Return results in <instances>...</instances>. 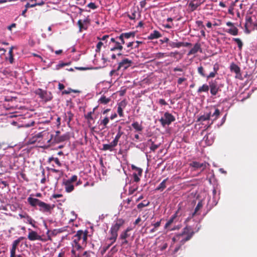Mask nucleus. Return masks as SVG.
Segmentation results:
<instances>
[{
	"mask_svg": "<svg viewBox=\"0 0 257 257\" xmlns=\"http://www.w3.org/2000/svg\"><path fill=\"white\" fill-rule=\"evenodd\" d=\"M220 110L218 108H216L213 113L212 115H211L212 117H214L213 121L215 120L218 118V116L220 115Z\"/></svg>",
	"mask_w": 257,
	"mask_h": 257,
	"instance_id": "obj_45",
	"label": "nucleus"
},
{
	"mask_svg": "<svg viewBox=\"0 0 257 257\" xmlns=\"http://www.w3.org/2000/svg\"><path fill=\"white\" fill-rule=\"evenodd\" d=\"M149 204H150L149 201L144 200L143 202L140 203L137 205V207L138 209H141L144 207L148 206Z\"/></svg>",
	"mask_w": 257,
	"mask_h": 257,
	"instance_id": "obj_44",
	"label": "nucleus"
},
{
	"mask_svg": "<svg viewBox=\"0 0 257 257\" xmlns=\"http://www.w3.org/2000/svg\"><path fill=\"white\" fill-rule=\"evenodd\" d=\"M197 70H198V73L202 77H206V76H207L205 73V72H204V68L202 66H199L198 69H197Z\"/></svg>",
	"mask_w": 257,
	"mask_h": 257,
	"instance_id": "obj_46",
	"label": "nucleus"
},
{
	"mask_svg": "<svg viewBox=\"0 0 257 257\" xmlns=\"http://www.w3.org/2000/svg\"><path fill=\"white\" fill-rule=\"evenodd\" d=\"M168 178L164 180L156 188V190L162 191L166 187V182Z\"/></svg>",
	"mask_w": 257,
	"mask_h": 257,
	"instance_id": "obj_36",
	"label": "nucleus"
},
{
	"mask_svg": "<svg viewBox=\"0 0 257 257\" xmlns=\"http://www.w3.org/2000/svg\"><path fill=\"white\" fill-rule=\"evenodd\" d=\"M161 37V34L157 30H155L150 34V35L148 36V39L150 40H153L154 39L159 38Z\"/></svg>",
	"mask_w": 257,
	"mask_h": 257,
	"instance_id": "obj_26",
	"label": "nucleus"
},
{
	"mask_svg": "<svg viewBox=\"0 0 257 257\" xmlns=\"http://www.w3.org/2000/svg\"><path fill=\"white\" fill-rule=\"evenodd\" d=\"M203 205L201 201L198 203L196 207L195 208L194 212L192 213V217L198 214V211L202 207Z\"/></svg>",
	"mask_w": 257,
	"mask_h": 257,
	"instance_id": "obj_40",
	"label": "nucleus"
},
{
	"mask_svg": "<svg viewBox=\"0 0 257 257\" xmlns=\"http://www.w3.org/2000/svg\"><path fill=\"white\" fill-rule=\"evenodd\" d=\"M198 51L202 53V50L201 47V45L199 43H196L193 48H192L188 52V55L190 56L192 54H195L197 53Z\"/></svg>",
	"mask_w": 257,
	"mask_h": 257,
	"instance_id": "obj_13",
	"label": "nucleus"
},
{
	"mask_svg": "<svg viewBox=\"0 0 257 257\" xmlns=\"http://www.w3.org/2000/svg\"><path fill=\"white\" fill-rule=\"evenodd\" d=\"M131 227H127L124 231H122L119 235V239H126L130 235L128 233L132 230Z\"/></svg>",
	"mask_w": 257,
	"mask_h": 257,
	"instance_id": "obj_27",
	"label": "nucleus"
},
{
	"mask_svg": "<svg viewBox=\"0 0 257 257\" xmlns=\"http://www.w3.org/2000/svg\"><path fill=\"white\" fill-rule=\"evenodd\" d=\"M128 18L131 20H135L136 17V11L134 10L131 14L128 15Z\"/></svg>",
	"mask_w": 257,
	"mask_h": 257,
	"instance_id": "obj_56",
	"label": "nucleus"
},
{
	"mask_svg": "<svg viewBox=\"0 0 257 257\" xmlns=\"http://www.w3.org/2000/svg\"><path fill=\"white\" fill-rule=\"evenodd\" d=\"M69 63L61 62L56 65V69L59 70L61 68H62L65 66L68 65Z\"/></svg>",
	"mask_w": 257,
	"mask_h": 257,
	"instance_id": "obj_54",
	"label": "nucleus"
},
{
	"mask_svg": "<svg viewBox=\"0 0 257 257\" xmlns=\"http://www.w3.org/2000/svg\"><path fill=\"white\" fill-rule=\"evenodd\" d=\"M200 5V3L194 4L193 2H190L189 4V7L191 8V11H194Z\"/></svg>",
	"mask_w": 257,
	"mask_h": 257,
	"instance_id": "obj_43",
	"label": "nucleus"
},
{
	"mask_svg": "<svg viewBox=\"0 0 257 257\" xmlns=\"http://www.w3.org/2000/svg\"><path fill=\"white\" fill-rule=\"evenodd\" d=\"M190 239V236H186L185 237L183 238L180 241V245H183L186 241Z\"/></svg>",
	"mask_w": 257,
	"mask_h": 257,
	"instance_id": "obj_52",
	"label": "nucleus"
},
{
	"mask_svg": "<svg viewBox=\"0 0 257 257\" xmlns=\"http://www.w3.org/2000/svg\"><path fill=\"white\" fill-rule=\"evenodd\" d=\"M103 45V43L101 42H99L97 45H96V52H99L100 51L101 48L102 46Z\"/></svg>",
	"mask_w": 257,
	"mask_h": 257,
	"instance_id": "obj_58",
	"label": "nucleus"
},
{
	"mask_svg": "<svg viewBox=\"0 0 257 257\" xmlns=\"http://www.w3.org/2000/svg\"><path fill=\"white\" fill-rule=\"evenodd\" d=\"M114 44V46L110 48L111 51H114L116 50H121L123 49V46L120 44V42L116 41Z\"/></svg>",
	"mask_w": 257,
	"mask_h": 257,
	"instance_id": "obj_34",
	"label": "nucleus"
},
{
	"mask_svg": "<svg viewBox=\"0 0 257 257\" xmlns=\"http://www.w3.org/2000/svg\"><path fill=\"white\" fill-rule=\"evenodd\" d=\"M175 120V117L168 112H166L164 114V117H162L159 121L162 126H165L166 125H169L172 122Z\"/></svg>",
	"mask_w": 257,
	"mask_h": 257,
	"instance_id": "obj_4",
	"label": "nucleus"
},
{
	"mask_svg": "<svg viewBox=\"0 0 257 257\" xmlns=\"http://www.w3.org/2000/svg\"><path fill=\"white\" fill-rule=\"evenodd\" d=\"M133 61L131 60H129L127 58L123 59L121 62L119 63L118 66L117 68V70L118 71L121 69H122L123 70H124L130 67Z\"/></svg>",
	"mask_w": 257,
	"mask_h": 257,
	"instance_id": "obj_6",
	"label": "nucleus"
},
{
	"mask_svg": "<svg viewBox=\"0 0 257 257\" xmlns=\"http://www.w3.org/2000/svg\"><path fill=\"white\" fill-rule=\"evenodd\" d=\"M218 69H219V66L216 63L213 66V70H214V71L210 72L209 73V74L208 75L206 76L207 79H209L210 78L214 77L215 76L216 74L217 73V71H218Z\"/></svg>",
	"mask_w": 257,
	"mask_h": 257,
	"instance_id": "obj_25",
	"label": "nucleus"
},
{
	"mask_svg": "<svg viewBox=\"0 0 257 257\" xmlns=\"http://www.w3.org/2000/svg\"><path fill=\"white\" fill-rule=\"evenodd\" d=\"M40 207L39 210L42 212H49L52 209L50 205L41 201L38 204Z\"/></svg>",
	"mask_w": 257,
	"mask_h": 257,
	"instance_id": "obj_12",
	"label": "nucleus"
},
{
	"mask_svg": "<svg viewBox=\"0 0 257 257\" xmlns=\"http://www.w3.org/2000/svg\"><path fill=\"white\" fill-rule=\"evenodd\" d=\"M120 38L122 39V38L125 40L126 39H128L129 38L132 37L134 38L135 36V32H129V33H122L120 35Z\"/></svg>",
	"mask_w": 257,
	"mask_h": 257,
	"instance_id": "obj_29",
	"label": "nucleus"
},
{
	"mask_svg": "<svg viewBox=\"0 0 257 257\" xmlns=\"http://www.w3.org/2000/svg\"><path fill=\"white\" fill-rule=\"evenodd\" d=\"M232 40L236 43L238 46V48L239 50H241L243 46V43L242 41L238 38H233Z\"/></svg>",
	"mask_w": 257,
	"mask_h": 257,
	"instance_id": "obj_41",
	"label": "nucleus"
},
{
	"mask_svg": "<svg viewBox=\"0 0 257 257\" xmlns=\"http://www.w3.org/2000/svg\"><path fill=\"white\" fill-rule=\"evenodd\" d=\"M124 223V219L122 218H117L115 221L114 223L112 225L110 228V230H112L116 233Z\"/></svg>",
	"mask_w": 257,
	"mask_h": 257,
	"instance_id": "obj_8",
	"label": "nucleus"
},
{
	"mask_svg": "<svg viewBox=\"0 0 257 257\" xmlns=\"http://www.w3.org/2000/svg\"><path fill=\"white\" fill-rule=\"evenodd\" d=\"M225 32L233 36H236L238 33V29L235 26L225 30Z\"/></svg>",
	"mask_w": 257,
	"mask_h": 257,
	"instance_id": "obj_28",
	"label": "nucleus"
},
{
	"mask_svg": "<svg viewBox=\"0 0 257 257\" xmlns=\"http://www.w3.org/2000/svg\"><path fill=\"white\" fill-rule=\"evenodd\" d=\"M87 7L92 9H96L97 8V6L94 3H90L88 4Z\"/></svg>",
	"mask_w": 257,
	"mask_h": 257,
	"instance_id": "obj_61",
	"label": "nucleus"
},
{
	"mask_svg": "<svg viewBox=\"0 0 257 257\" xmlns=\"http://www.w3.org/2000/svg\"><path fill=\"white\" fill-rule=\"evenodd\" d=\"M132 125L137 132H142L143 131V127L142 125L138 121L133 122Z\"/></svg>",
	"mask_w": 257,
	"mask_h": 257,
	"instance_id": "obj_35",
	"label": "nucleus"
},
{
	"mask_svg": "<svg viewBox=\"0 0 257 257\" xmlns=\"http://www.w3.org/2000/svg\"><path fill=\"white\" fill-rule=\"evenodd\" d=\"M89 22V20L88 19H85L83 21L81 20H78L77 22V25L79 27V32H81L83 30H86L87 29V26L85 25V23H88Z\"/></svg>",
	"mask_w": 257,
	"mask_h": 257,
	"instance_id": "obj_15",
	"label": "nucleus"
},
{
	"mask_svg": "<svg viewBox=\"0 0 257 257\" xmlns=\"http://www.w3.org/2000/svg\"><path fill=\"white\" fill-rule=\"evenodd\" d=\"M209 87L210 88V93L212 95H216L219 91V87L216 79L211 80L209 82Z\"/></svg>",
	"mask_w": 257,
	"mask_h": 257,
	"instance_id": "obj_7",
	"label": "nucleus"
},
{
	"mask_svg": "<svg viewBox=\"0 0 257 257\" xmlns=\"http://www.w3.org/2000/svg\"><path fill=\"white\" fill-rule=\"evenodd\" d=\"M71 257H79L80 252L78 251L77 250L74 249V248L72 247V249L71 251Z\"/></svg>",
	"mask_w": 257,
	"mask_h": 257,
	"instance_id": "obj_48",
	"label": "nucleus"
},
{
	"mask_svg": "<svg viewBox=\"0 0 257 257\" xmlns=\"http://www.w3.org/2000/svg\"><path fill=\"white\" fill-rule=\"evenodd\" d=\"M70 139V135L68 133L61 135L60 132L57 131L55 132V134H51L50 139L47 141L48 145L46 148L53 145L55 144H58L69 140Z\"/></svg>",
	"mask_w": 257,
	"mask_h": 257,
	"instance_id": "obj_1",
	"label": "nucleus"
},
{
	"mask_svg": "<svg viewBox=\"0 0 257 257\" xmlns=\"http://www.w3.org/2000/svg\"><path fill=\"white\" fill-rule=\"evenodd\" d=\"M44 4V3L43 2H42V3H39V4H37V3H34L33 4H30L29 3H27L26 5H25V8L27 9L28 10V9L29 8H33V7H35V6H37V5H43Z\"/></svg>",
	"mask_w": 257,
	"mask_h": 257,
	"instance_id": "obj_50",
	"label": "nucleus"
},
{
	"mask_svg": "<svg viewBox=\"0 0 257 257\" xmlns=\"http://www.w3.org/2000/svg\"><path fill=\"white\" fill-rule=\"evenodd\" d=\"M230 69L231 71L235 72L237 74L240 72V69L239 67L233 63L230 65Z\"/></svg>",
	"mask_w": 257,
	"mask_h": 257,
	"instance_id": "obj_33",
	"label": "nucleus"
},
{
	"mask_svg": "<svg viewBox=\"0 0 257 257\" xmlns=\"http://www.w3.org/2000/svg\"><path fill=\"white\" fill-rule=\"evenodd\" d=\"M71 257H79L80 252L78 251L77 250L74 249V248L72 247V249L71 251Z\"/></svg>",
	"mask_w": 257,
	"mask_h": 257,
	"instance_id": "obj_49",
	"label": "nucleus"
},
{
	"mask_svg": "<svg viewBox=\"0 0 257 257\" xmlns=\"http://www.w3.org/2000/svg\"><path fill=\"white\" fill-rule=\"evenodd\" d=\"M177 220H174L173 218H170L169 220L167 222L165 225V228H167L172 223L174 222H176Z\"/></svg>",
	"mask_w": 257,
	"mask_h": 257,
	"instance_id": "obj_53",
	"label": "nucleus"
},
{
	"mask_svg": "<svg viewBox=\"0 0 257 257\" xmlns=\"http://www.w3.org/2000/svg\"><path fill=\"white\" fill-rule=\"evenodd\" d=\"M65 120L67 121V123L69 124L70 122L72 120L73 117V114L71 112V111H68L67 114H65Z\"/></svg>",
	"mask_w": 257,
	"mask_h": 257,
	"instance_id": "obj_37",
	"label": "nucleus"
},
{
	"mask_svg": "<svg viewBox=\"0 0 257 257\" xmlns=\"http://www.w3.org/2000/svg\"><path fill=\"white\" fill-rule=\"evenodd\" d=\"M194 234V232L190 226H186L183 228L182 232L177 235V237H181L185 235L190 236V239Z\"/></svg>",
	"mask_w": 257,
	"mask_h": 257,
	"instance_id": "obj_9",
	"label": "nucleus"
},
{
	"mask_svg": "<svg viewBox=\"0 0 257 257\" xmlns=\"http://www.w3.org/2000/svg\"><path fill=\"white\" fill-rule=\"evenodd\" d=\"M159 103L161 105H166L168 103L164 99H160L159 100Z\"/></svg>",
	"mask_w": 257,
	"mask_h": 257,
	"instance_id": "obj_64",
	"label": "nucleus"
},
{
	"mask_svg": "<svg viewBox=\"0 0 257 257\" xmlns=\"http://www.w3.org/2000/svg\"><path fill=\"white\" fill-rule=\"evenodd\" d=\"M135 44V42H129L126 43L127 47L128 48H131V49H134V45Z\"/></svg>",
	"mask_w": 257,
	"mask_h": 257,
	"instance_id": "obj_60",
	"label": "nucleus"
},
{
	"mask_svg": "<svg viewBox=\"0 0 257 257\" xmlns=\"http://www.w3.org/2000/svg\"><path fill=\"white\" fill-rule=\"evenodd\" d=\"M169 45L172 48H180L181 47V42H175L170 41L169 42Z\"/></svg>",
	"mask_w": 257,
	"mask_h": 257,
	"instance_id": "obj_42",
	"label": "nucleus"
},
{
	"mask_svg": "<svg viewBox=\"0 0 257 257\" xmlns=\"http://www.w3.org/2000/svg\"><path fill=\"white\" fill-rule=\"evenodd\" d=\"M72 247L78 251L81 252L83 249V245H86V244H82V243H74L72 242Z\"/></svg>",
	"mask_w": 257,
	"mask_h": 257,
	"instance_id": "obj_30",
	"label": "nucleus"
},
{
	"mask_svg": "<svg viewBox=\"0 0 257 257\" xmlns=\"http://www.w3.org/2000/svg\"><path fill=\"white\" fill-rule=\"evenodd\" d=\"M16 48L15 46H12L9 50L8 53V57H6V60H8L10 64H13L14 62V58L13 54V50Z\"/></svg>",
	"mask_w": 257,
	"mask_h": 257,
	"instance_id": "obj_19",
	"label": "nucleus"
},
{
	"mask_svg": "<svg viewBox=\"0 0 257 257\" xmlns=\"http://www.w3.org/2000/svg\"><path fill=\"white\" fill-rule=\"evenodd\" d=\"M161 221L162 219H160V221L156 222L155 223L152 224V225H153V226L157 229L161 225Z\"/></svg>",
	"mask_w": 257,
	"mask_h": 257,
	"instance_id": "obj_63",
	"label": "nucleus"
},
{
	"mask_svg": "<svg viewBox=\"0 0 257 257\" xmlns=\"http://www.w3.org/2000/svg\"><path fill=\"white\" fill-rule=\"evenodd\" d=\"M96 109V107L94 108L92 111H90L88 112L86 114L84 115V117L85 119L87 120L88 125L89 127H91L92 124V121L93 122H94V119L92 116V114L94 113V111Z\"/></svg>",
	"mask_w": 257,
	"mask_h": 257,
	"instance_id": "obj_16",
	"label": "nucleus"
},
{
	"mask_svg": "<svg viewBox=\"0 0 257 257\" xmlns=\"http://www.w3.org/2000/svg\"><path fill=\"white\" fill-rule=\"evenodd\" d=\"M126 106V102L125 100H123L121 101L118 104V107H117V113L119 116L123 117V109Z\"/></svg>",
	"mask_w": 257,
	"mask_h": 257,
	"instance_id": "obj_10",
	"label": "nucleus"
},
{
	"mask_svg": "<svg viewBox=\"0 0 257 257\" xmlns=\"http://www.w3.org/2000/svg\"><path fill=\"white\" fill-rule=\"evenodd\" d=\"M63 184L65 186V191L67 192L70 193V192H72L74 189V186L72 184V183H70L69 182L65 181L63 182Z\"/></svg>",
	"mask_w": 257,
	"mask_h": 257,
	"instance_id": "obj_22",
	"label": "nucleus"
},
{
	"mask_svg": "<svg viewBox=\"0 0 257 257\" xmlns=\"http://www.w3.org/2000/svg\"><path fill=\"white\" fill-rule=\"evenodd\" d=\"M209 89V85L206 84H203L201 86L199 87L197 90L198 93H202L203 92H208Z\"/></svg>",
	"mask_w": 257,
	"mask_h": 257,
	"instance_id": "obj_32",
	"label": "nucleus"
},
{
	"mask_svg": "<svg viewBox=\"0 0 257 257\" xmlns=\"http://www.w3.org/2000/svg\"><path fill=\"white\" fill-rule=\"evenodd\" d=\"M148 144H150V149L152 152H155L160 146L161 144H155V142L152 139H150L148 141Z\"/></svg>",
	"mask_w": 257,
	"mask_h": 257,
	"instance_id": "obj_23",
	"label": "nucleus"
},
{
	"mask_svg": "<svg viewBox=\"0 0 257 257\" xmlns=\"http://www.w3.org/2000/svg\"><path fill=\"white\" fill-rule=\"evenodd\" d=\"M80 91L77 89H73L71 88H68L67 90H65L62 92V94L63 95L64 94H69L71 92L74 93H80Z\"/></svg>",
	"mask_w": 257,
	"mask_h": 257,
	"instance_id": "obj_38",
	"label": "nucleus"
},
{
	"mask_svg": "<svg viewBox=\"0 0 257 257\" xmlns=\"http://www.w3.org/2000/svg\"><path fill=\"white\" fill-rule=\"evenodd\" d=\"M25 237L23 236L20 237L18 239L14 240L13 242L12 247L11 249V253H16V248L20 243V241L24 239Z\"/></svg>",
	"mask_w": 257,
	"mask_h": 257,
	"instance_id": "obj_17",
	"label": "nucleus"
},
{
	"mask_svg": "<svg viewBox=\"0 0 257 257\" xmlns=\"http://www.w3.org/2000/svg\"><path fill=\"white\" fill-rule=\"evenodd\" d=\"M123 134V132H122L121 131V127L120 126H119L118 127V132L112 142L116 145H117L119 140Z\"/></svg>",
	"mask_w": 257,
	"mask_h": 257,
	"instance_id": "obj_24",
	"label": "nucleus"
},
{
	"mask_svg": "<svg viewBox=\"0 0 257 257\" xmlns=\"http://www.w3.org/2000/svg\"><path fill=\"white\" fill-rule=\"evenodd\" d=\"M117 41L120 42V44L122 46L123 44L125 43V40L122 38V39L120 38V35L117 37Z\"/></svg>",
	"mask_w": 257,
	"mask_h": 257,
	"instance_id": "obj_62",
	"label": "nucleus"
},
{
	"mask_svg": "<svg viewBox=\"0 0 257 257\" xmlns=\"http://www.w3.org/2000/svg\"><path fill=\"white\" fill-rule=\"evenodd\" d=\"M140 176H138L137 174V173H134L133 174V177L134 178V180L136 182H138L140 181V179L139 178Z\"/></svg>",
	"mask_w": 257,
	"mask_h": 257,
	"instance_id": "obj_59",
	"label": "nucleus"
},
{
	"mask_svg": "<svg viewBox=\"0 0 257 257\" xmlns=\"http://www.w3.org/2000/svg\"><path fill=\"white\" fill-rule=\"evenodd\" d=\"M77 180V176L75 175H73L70 179L66 180V181L69 182L70 183H73L76 182Z\"/></svg>",
	"mask_w": 257,
	"mask_h": 257,
	"instance_id": "obj_55",
	"label": "nucleus"
},
{
	"mask_svg": "<svg viewBox=\"0 0 257 257\" xmlns=\"http://www.w3.org/2000/svg\"><path fill=\"white\" fill-rule=\"evenodd\" d=\"M87 234L88 231L87 230H85L84 232L81 230L77 231L76 234L73 237L72 242L86 244Z\"/></svg>",
	"mask_w": 257,
	"mask_h": 257,
	"instance_id": "obj_2",
	"label": "nucleus"
},
{
	"mask_svg": "<svg viewBox=\"0 0 257 257\" xmlns=\"http://www.w3.org/2000/svg\"><path fill=\"white\" fill-rule=\"evenodd\" d=\"M131 167L133 170H135L136 171H139V176H142L143 170L141 168L137 167L134 165H132Z\"/></svg>",
	"mask_w": 257,
	"mask_h": 257,
	"instance_id": "obj_51",
	"label": "nucleus"
},
{
	"mask_svg": "<svg viewBox=\"0 0 257 257\" xmlns=\"http://www.w3.org/2000/svg\"><path fill=\"white\" fill-rule=\"evenodd\" d=\"M109 119L108 117H105L100 121V124L103 125V128L107 127V125L109 123Z\"/></svg>",
	"mask_w": 257,
	"mask_h": 257,
	"instance_id": "obj_47",
	"label": "nucleus"
},
{
	"mask_svg": "<svg viewBox=\"0 0 257 257\" xmlns=\"http://www.w3.org/2000/svg\"><path fill=\"white\" fill-rule=\"evenodd\" d=\"M211 117V112L208 113L206 114H204L203 115L200 116L198 120L200 121H203L205 120H209Z\"/></svg>",
	"mask_w": 257,
	"mask_h": 257,
	"instance_id": "obj_39",
	"label": "nucleus"
},
{
	"mask_svg": "<svg viewBox=\"0 0 257 257\" xmlns=\"http://www.w3.org/2000/svg\"><path fill=\"white\" fill-rule=\"evenodd\" d=\"M19 215L21 218L26 219L28 223L31 224L32 226L35 227V221L27 213H25L24 214H19Z\"/></svg>",
	"mask_w": 257,
	"mask_h": 257,
	"instance_id": "obj_11",
	"label": "nucleus"
},
{
	"mask_svg": "<svg viewBox=\"0 0 257 257\" xmlns=\"http://www.w3.org/2000/svg\"><path fill=\"white\" fill-rule=\"evenodd\" d=\"M35 93L45 102L51 101L53 98V95L50 91L44 90L41 88L37 89Z\"/></svg>",
	"mask_w": 257,
	"mask_h": 257,
	"instance_id": "obj_3",
	"label": "nucleus"
},
{
	"mask_svg": "<svg viewBox=\"0 0 257 257\" xmlns=\"http://www.w3.org/2000/svg\"><path fill=\"white\" fill-rule=\"evenodd\" d=\"M109 232L110 236L108 237L107 240L109 241L110 243L108 245V247L115 242L118 236L117 233H116L112 230H110Z\"/></svg>",
	"mask_w": 257,
	"mask_h": 257,
	"instance_id": "obj_14",
	"label": "nucleus"
},
{
	"mask_svg": "<svg viewBox=\"0 0 257 257\" xmlns=\"http://www.w3.org/2000/svg\"><path fill=\"white\" fill-rule=\"evenodd\" d=\"M206 162L201 163L197 161H192L189 164V166L191 168V171H195L201 169V171H203L206 169Z\"/></svg>",
	"mask_w": 257,
	"mask_h": 257,
	"instance_id": "obj_5",
	"label": "nucleus"
},
{
	"mask_svg": "<svg viewBox=\"0 0 257 257\" xmlns=\"http://www.w3.org/2000/svg\"><path fill=\"white\" fill-rule=\"evenodd\" d=\"M116 146L113 142H111L109 144H103L102 150L104 151L108 150L111 152L113 151V148Z\"/></svg>",
	"mask_w": 257,
	"mask_h": 257,
	"instance_id": "obj_21",
	"label": "nucleus"
},
{
	"mask_svg": "<svg viewBox=\"0 0 257 257\" xmlns=\"http://www.w3.org/2000/svg\"><path fill=\"white\" fill-rule=\"evenodd\" d=\"M91 253L90 251H85L82 254H80L79 257H89Z\"/></svg>",
	"mask_w": 257,
	"mask_h": 257,
	"instance_id": "obj_57",
	"label": "nucleus"
},
{
	"mask_svg": "<svg viewBox=\"0 0 257 257\" xmlns=\"http://www.w3.org/2000/svg\"><path fill=\"white\" fill-rule=\"evenodd\" d=\"M28 202L32 207H36L37 205L38 206L41 200L37 198H34L31 197H29L27 199Z\"/></svg>",
	"mask_w": 257,
	"mask_h": 257,
	"instance_id": "obj_20",
	"label": "nucleus"
},
{
	"mask_svg": "<svg viewBox=\"0 0 257 257\" xmlns=\"http://www.w3.org/2000/svg\"><path fill=\"white\" fill-rule=\"evenodd\" d=\"M111 100V99L109 97H106L105 96L103 95L98 100V102L100 104H106L108 103Z\"/></svg>",
	"mask_w": 257,
	"mask_h": 257,
	"instance_id": "obj_31",
	"label": "nucleus"
},
{
	"mask_svg": "<svg viewBox=\"0 0 257 257\" xmlns=\"http://www.w3.org/2000/svg\"><path fill=\"white\" fill-rule=\"evenodd\" d=\"M30 231L28 235V238L31 241L36 240L37 239H40V235L38 234V233L35 231H33L30 229H29Z\"/></svg>",
	"mask_w": 257,
	"mask_h": 257,
	"instance_id": "obj_18",
	"label": "nucleus"
}]
</instances>
